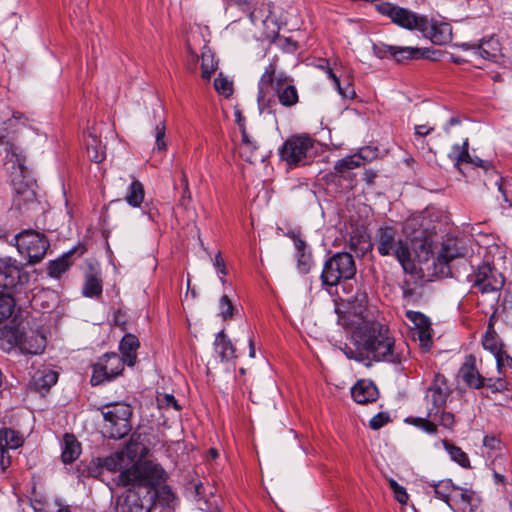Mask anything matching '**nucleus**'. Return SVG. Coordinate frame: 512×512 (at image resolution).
Wrapping results in <instances>:
<instances>
[{
  "mask_svg": "<svg viewBox=\"0 0 512 512\" xmlns=\"http://www.w3.org/2000/svg\"><path fill=\"white\" fill-rule=\"evenodd\" d=\"M356 274V264L350 253L338 252L324 264L321 281L325 286H336L342 280H350Z\"/></svg>",
  "mask_w": 512,
  "mask_h": 512,
  "instance_id": "obj_8",
  "label": "nucleus"
},
{
  "mask_svg": "<svg viewBox=\"0 0 512 512\" xmlns=\"http://www.w3.org/2000/svg\"><path fill=\"white\" fill-rule=\"evenodd\" d=\"M70 266L69 262V256L65 255L57 260L51 261L48 265V273L51 277L58 278L60 277L64 272L67 271V269Z\"/></svg>",
  "mask_w": 512,
  "mask_h": 512,
  "instance_id": "obj_43",
  "label": "nucleus"
},
{
  "mask_svg": "<svg viewBox=\"0 0 512 512\" xmlns=\"http://www.w3.org/2000/svg\"><path fill=\"white\" fill-rule=\"evenodd\" d=\"M166 480L167 474L159 464L152 461H139L121 471L117 484L147 489L145 496L147 499H151V508L156 501L161 506L169 507L173 503L175 495L165 485Z\"/></svg>",
  "mask_w": 512,
  "mask_h": 512,
  "instance_id": "obj_2",
  "label": "nucleus"
},
{
  "mask_svg": "<svg viewBox=\"0 0 512 512\" xmlns=\"http://www.w3.org/2000/svg\"><path fill=\"white\" fill-rule=\"evenodd\" d=\"M126 362L115 352L103 355L93 367L92 385H99L119 376Z\"/></svg>",
  "mask_w": 512,
  "mask_h": 512,
  "instance_id": "obj_12",
  "label": "nucleus"
},
{
  "mask_svg": "<svg viewBox=\"0 0 512 512\" xmlns=\"http://www.w3.org/2000/svg\"><path fill=\"white\" fill-rule=\"evenodd\" d=\"M23 338L20 339L19 350L25 354H40L46 346V338L38 331H22Z\"/></svg>",
  "mask_w": 512,
  "mask_h": 512,
  "instance_id": "obj_21",
  "label": "nucleus"
},
{
  "mask_svg": "<svg viewBox=\"0 0 512 512\" xmlns=\"http://www.w3.org/2000/svg\"><path fill=\"white\" fill-rule=\"evenodd\" d=\"M492 392H500L506 389V382L502 378L493 380L492 378L485 379V385Z\"/></svg>",
  "mask_w": 512,
  "mask_h": 512,
  "instance_id": "obj_54",
  "label": "nucleus"
},
{
  "mask_svg": "<svg viewBox=\"0 0 512 512\" xmlns=\"http://www.w3.org/2000/svg\"><path fill=\"white\" fill-rule=\"evenodd\" d=\"M15 306L11 294H0V321L9 318Z\"/></svg>",
  "mask_w": 512,
  "mask_h": 512,
  "instance_id": "obj_45",
  "label": "nucleus"
},
{
  "mask_svg": "<svg viewBox=\"0 0 512 512\" xmlns=\"http://www.w3.org/2000/svg\"><path fill=\"white\" fill-rule=\"evenodd\" d=\"M237 123L242 136L241 143L239 145V154L245 161L252 163L261 157L258 154V143L256 139L247 132L242 119L239 117V113H237Z\"/></svg>",
  "mask_w": 512,
  "mask_h": 512,
  "instance_id": "obj_18",
  "label": "nucleus"
},
{
  "mask_svg": "<svg viewBox=\"0 0 512 512\" xmlns=\"http://www.w3.org/2000/svg\"><path fill=\"white\" fill-rule=\"evenodd\" d=\"M188 49V53L190 55V61L191 63L193 64V67L191 69H195V65H196V62H197V59H198V56L196 53H194L190 47L187 48Z\"/></svg>",
  "mask_w": 512,
  "mask_h": 512,
  "instance_id": "obj_62",
  "label": "nucleus"
},
{
  "mask_svg": "<svg viewBox=\"0 0 512 512\" xmlns=\"http://www.w3.org/2000/svg\"><path fill=\"white\" fill-rule=\"evenodd\" d=\"M22 330L18 327L5 326L0 328V348L4 351H11L19 348L20 339H22Z\"/></svg>",
  "mask_w": 512,
  "mask_h": 512,
  "instance_id": "obj_25",
  "label": "nucleus"
},
{
  "mask_svg": "<svg viewBox=\"0 0 512 512\" xmlns=\"http://www.w3.org/2000/svg\"><path fill=\"white\" fill-rule=\"evenodd\" d=\"M133 487L128 489L123 495L116 500L115 512H150L151 499L141 496Z\"/></svg>",
  "mask_w": 512,
  "mask_h": 512,
  "instance_id": "obj_14",
  "label": "nucleus"
},
{
  "mask_svg": "<svg viewBox=\"0 0 512 512\" xmlns=\"http://www.w3.org/2000/svg\"><path fill=\"white\" fill-rule=\"evenodd\" d=\"M364 159H365V157L362 156V153H359V154L347 156L343 159L338 160L334 166L336 175H338L340 177H344L346 172L363 165Z\"/></svg>",
  "mask_w": 512,
  "mask_h": 512,
  "instance_id": "obj_34",
  "label": "nucleus"
},
{
  "mask_svg": "<svg viewBox=\"0 0 512 512\" xmlns=\"http://www.w3.org/2000/svg\"><path fill=\"white\" fill-rule=\"evenodd\" d=\"M482 345L484 349L490 351L494 357L502 351L498 338L494 336H483Z\"/></svg>",
  "mask_w": 512,
  "mask_h": 512,
  "instance_id": "obj_49",
  "label": "nucleus"
},
{
  "mask_svg": "<svg viewBox=\"0 0 512 512\" xmlns=\"http://www.w3.org/2000/svg\"><path fill=\"white\" fill-rule=\"evenodd\" d=\"M314 139L308 135L289 137L280 149V158L289 168L306 165L310 162Z\"/></svg>",
  "mask_w": 512,
  "mask_h": 512,
  "instance_id": "obj_10",
  "label": "nucleus"
},
{
  "mask_svg": "<svg viewBox=\"0 0 512 512\" xmlns=\"http://www.w3.org/2000/svg\"><path fill=\"white\" fill-rule=\"evenodd\" d=\"M34 128V121L20 112L13 113L11 118L0 122V155L5 153V165L13 172L21 175L25 172V156L22 149L13 143L12 135L24 129Z\"/></svg>",
  "mask_w": 512,
  "mask_h": 512,
  "instance_id": "obj_5",
  "label": "nucleus"
},
{
  "mask_svg": "<svg viewBox=\"0 0 512 512\" xmlns=\"http://www.w3.org/2000/svg\"><path fill=\"white\" fill-rule=\"evenodd\" d=\"M405 238L399 236L395 227L380 226L374 237V246L383 256H393L406 272L414 269V262H424L429 259L431 244L425 236V231L416 219H409L403 226Z\"/></svg>",
  "mask_w": 512,
  "mask_h": 512,
  "instance_id": "obj_1",
  "label": "nucleus"
},
{
  "mask_svg": "<svg viewBox=\"0 0 512 512\" xmlns=\"http://www.w3.org/2000/svg\"><path fill=\"white\" fill-rule=\"evenodd\" d=\"M139 340L133 334H126L120 342V351L122 359L128 366H134L137 360V349L139 348Z\"/></svg>",
  "mask_w": 512,
  "mask_h": 512,
  "instance_id": "obj_24",
  "label": "nucleus"
},
{
  "mask_svg": "<svg viewBox=\"0 0 512 512\" xmlns=\"http://www.w3.org/2000/svg\"><path fill=\"white\" fill-rule=\"evenodd\" d=\"M395 494V498L397 501L401 504H406L408 501V494L403 486H399L395 491H393Z\"/></svg>",
  "mask_w": 512,
  "mask_h": 512,
  "instance_id": "obj_58",
  "label": "nucleus"
},
{
  "mask_svg": "<svg viewBox=\"0 0 512 512\" xmlns=\"http://www.w3.org/2000/svg\"><path fill=\"white\" fill-rule=\"evenodd\" d=\"M143 213L145 215H147L148 219L151 222H154V223L157 221V218L160 215L158 209L155 206H153L152 204H149V203H146L145 206L143 207Z\"/></svg>",
  "mask_w": 512,
  "mask_h": 512,
  "instance_id": "obj_55",
  "label": "nucleus"
},
{
  "mask_svg": "<svg viewBox=\"0 0 512 512\" xmlns=\"http://www.w3.org/2000/svg\"><path fill=\"white\" fill-rule=\"evenodd\" d=\"M355 337L376 361L399 364L406 357L404 348L396 344L388 327L377 321H363L356 329Z\"/></svg>",
  "mask_w": 512,
  "mask_h": 512,
  "instance_id": "obj_3",
  "label": "nucleus"
},
{
  "mask_svg": "<svg viewBox=\"0 0 512 512\" xmlns=\"http://www.w3.org/2000/svg\"><path fill=\"white\" fill-rule=\"evenodd\" d=\"M214 87L219 94L223 95L226 98L230 97L233 93L232 81L229 80L227 77H224L221 73L214 80Z\"/></svg>",
  "mask_w": 512,
  "mask_h": 512,
  "instance_id": "obj_44",
  "label": "nucleus"
},
{
  "mask_svg": "<svg viewBox=\"0 0 512 512\" xmlns=\"http://www.w3.org/2000/svg\"><path fill=\"white\" fill-rule=\"evenodd\" d=\"M477 52L484 59L496 61L501 54V46L498 39L491 37L479 44Z\"/></svg>",
  "mask_w": 512,
  "mask_h": 512,
  "instance_id": "obj_33",
  "label": "nucleus"
},
{
  "mask_svg": "<svg viewBox=\"0 0 512 512\" xmlns=\"http://www.w3.org/2000/svg\"><path fill=\"white\" fill-rule=\"evenodd\" d=\"M165 131L164 122H159L155 127L156 148L159 151L166 150V143L164 141Z\"/></svg>",
  "mask_w": 512,
  "mask_h": 512,
  "instance_id": "obj_51",
  "label": "nucleus"
},
{
  "mask_svg": "<svg viewBox=\"0 0 512 512\" xmlns=\"http://www.w3.org/2000/svg\"><path fill=\"white\" fill-rule=\"evenodd\" d=\"M98 460L102 467L106 468L108 471L114 472L116 470L122 469L125 455L124 453H115L102 460Z\"/></svg>",
  "mask_w": 512,
  "mask_h": 512,
  "instance_id": "obj_42",
  "label": "nucleus"
},
{
  "mask_svg": "<svg viewBox=\"0 0 512 512\" xmlns=\"http://www.w3.org/2000/svg\"><path fill=\"white\" fill-rule=\"evenodd\" d=\"M451 392L452 390L448 385L446 377L440 373H436L426 390L424 398L427 416L431 419L438 420V424L447 429H452L455 423L454 414L445 410L447 398Z\"/></svg>",
  "mask_w": 512,
  "mask_h": 512,
  "instance_id": "obj_6",
  "label": "nucleus"
},
{
  "mask_svg": "<svg viewBox=\"0 0 512 512\" xmlns=\"http://www.w3.org/2000/svg\"><path fill=\"white\" fill-rule=\"evenodd\" d=\"M456 486L451 480H442L433 485L435 496L444 501L446 504L449 501L450 495H452Z\"/></svg>",
  "mask_w": 512,
  "mask_h": 512,
  "instance_id": "obj_41",
  "label": "nucleus"
},
{
  "mask_svg": "<svg viewBox=\"0 0 512 512\" xmlns=\"http://www.w3.org/2000/svg\"><path fill=\"white\" fill-rule=\"evenodd\" d=\"M376 177V174L373 172V171H366L364 173V180L368 183V184H371L373 183L374 179Z\"/></svg>",
  "mask_w": 512,
  "mask_h": 512,
  "instance_id": "obj_61",
  "label": "nucleus"
},
{
  "mask_svg": "<svg viewBox=\"0 0 512 512\" xmlns=\"http://www.w3.org/2000/svg\"><path fill=\"white\" fill-rule=\"evenodd\" d=\"M374 242L372 243L368 235L364 232L357 231L350 236L348 247L351 251L358 255H364L372 250Z\"/></svg>",
  "mask_w": 512,
  "mask_h": 512,
  "instance_id": "obj_29",
  "label": "nucleus"
},
{
  "mask_svg": "<svg viewBox=\"0 0 512 512\" xmlns=\"http://www.w3.org/2000/svg\"><path fill=\"white\" fill-rule=\"evenodd\" d=\"M18 252L27 259L29 264L41 261L49 247V242L43 234L34 230H24L16 234L12 241Z\"/></svg>",
  "mask_w": 512,
  "mask_h": 512,
  "instance_id": "obj_11",
  "label": "nucleus"
},
{
  "mask_svg": "<svg viewBox=\"0 0 512 512\" xmlns=\"http://www.w3.org/2000/svg\"><path fill=\"white\" fill-rule=\"evenodd\" d=\"M80 453L81 446L75 436L72 434H65L62 441V461L65 464H70L79 457Z\"/></svg>",
  "mask_w": 512,
  "mask_h": 512,
  "instance_id": "obj_26",
  "label": "nucleus"
},
{
  "mask_svg": "<svg viewBox=\"0 0 512 512\" xmlns=\"http://www.w3.org/2000/svg\"><path fill=\"white\" fill-rule=\"evenodd\" d=\"M459 377L472 389H480L485 385V378L479 373L476 367V358L468 355L465 362L459 369Z\"/></svg>",
  "mask_w": 512,
  "mask_h": 512,
  "instance_id": "obj_17",
  "label": "nucleus"
},
{
  "mask_svg": "<svg viewBox=\"0 0 512 512\" xmlns=\"http://www.w3.org/2000/svg\"><path fill=\"white\" fill-rule=\"evenodd\" d=\"M413 337L418 339L423 350L428 351L430 349L432 345L431 327L421 330H414Z\"/></svg>",
  "mask_w": 512,
  "mask_h": 512,
  "instance_id": "obj_47",
  "label": "nucleus"
},
{
  "mask_svg": "<svg viewBox=\"0 0 512 512\" xmlns=\"http://www.w3.org/2000/svg\"><path fill=\"white\" fill-rule=\"evenodd\" d=\"M10 456L5 449H0V470L3 472L10 465Z\"/></svg>",
  "mask_w": 512,
  "mask_h": 512,
  "instance_id": "obj_59",
  "label": "nucleus"
},
{
  "mask_svg": "<svg viewBox=\"0 0 512 512\" xmlns=\"http://www.w3.org/2000/svg\"><path fill=\"white\" fill-rule=\"evenodd\" d=\"M406 317L415 326L414 330L429 328L431 325L429 319L420 312L409 310L406 312Z\"/></svg>",
  "mask_w": 512,
  "mask_h": 512,
  "instance_id": "obj_46",
  "label": "nucleus"
},
{
  "mask_svg": "<svg viewBox=\"0 0 512 512\" xmlns=\"http://www.w3.org/2000/svg\"><path fill=\"white\" fill-rule=\"evenodd\" d=\"M294 246L296 249L297 268L300 273L306 274L313 265L312 254L307 244L297 236H293Z\"/></svg>",
  "mask_w": 512,
  "mask_h": 512,
  "instance_id": "obj_23",
  "label": "nucleus"
},
{
  "mask_svg": "<svg viewBox=\"0 0 512 512\" xmlns=\"http://www.w3.org/2000/svg\"><path fill=\"white\" fill-rule=\"evenodd\" d=\"M220 315L223 319H227L233 314V305L227 295H223L219 303Z\"/></svg>",
  "mask_w": 512,
  "mask_h": 512,
  "instance_id": "obj_52",
  "label": "nucleus"
},
{
  "mask_svg": "<svg viewBox=\"0 0 512 512\" xmlns=\"http://www.w3.org/2000/svg\"><path fill=\"white\" fill-rule=\"evenodd\" d=\"M434 130L433 127H429L427 125H416L415 126V135L416 136H426L430 134Z\"/></svg>",
  "mask_w": 512,
  "mask_h": 512,
  "instance_id": "obj_60",
  "label": "nucleus"
},
{
  "mask_svg": "<svg viewBox=\"0 0 512 512\" xmlns=\"http://www.w3.org/2000/svg\"><path fill=\"white\" fill-rule=\"evenodd\" d=\"M353 399L359 404L373 402L378 397V389L367 380H359L351 389Z\"/></svg>",
  "mask_w": 512,
  "mask_h": 512,
  "instance_id": "obj_22",
  "label": "nucleus"
},
{
  "mask_svg": "<svg viewBox=\"0 0 512 512\" xmlns=\"http://www.w3.org/2000/svg\"><path fill=\"white\" fill-rule=\"evenodd\" d=\"M157 404L159 408H170L179 411L180 406L172 394H160L157 396Z\"/></svg>",
  "mask_w": 512,
  "mask_h": 512,
  "instance_id": "obj_48",
  "label": "nucleus"
},
{
  "mask_svg": "<svg viewBox=\"0 0 512 512\" xmlns=\"http://www.w3.org/2000/svg\"><path fill=\"white\" fill-rule=\"evenodd\" d=\"M407 423H410L414 425L415 427L423 430L427 434L435 435L437 433V424L438 420H434L426 416L425 418L422 417H410L406 419Z\"/></svg>",
  "mask_w": 512,
  "mask_h": 512,
  "instance_id": "obj_39",
  "label": "nucleus"
},
{
  "mask_svg": "<svg viewBox=\"0 0 512 512\" xmlns=\"http://www.w3.org/2000/svg\"><path fill=\"white\" fill-rule=\"evenodd\" d=\"M105 409L103 434L112 439L125 437L131 430V406L126 403H116L106 406Z\"/></svg>",
  "mask_w": 512,
  "mask_h": 512,
  "instance_id": "obj_9",
  "label": "nucleus"
},
{
  "mask_svg": "<svg viewBox=\"0 0 512 512\" xmlns=\"http://www.w3.org/2000/svg\"><path fill=\"white\" fill-rule=\"evenodd\" d=\"M24 443L23 435L8 427L0 429V449H17Z\"/></svg>",
  "mask_w": 512,
  "mask_h": 512,
  "instance_id": "obj_28",
  "label": "nucleus"
},
{
  "mask_svg": "<svg viewBox=\"0 0 512 512\" xmlns=\"http://www.w3.org/2000/svg\"><path fill=\"white\" fill-rule=\"evenodd\" d=\"M102 293V283L101 280L93 275L89 274L86 276L84 287H83V294L86 297H98Z\"/></svg>",
  "mask_w": 512,
  "mask_h": 512,
  "instance_id": "obj_40",
  "label": "nucleus"
},
{
  "mask_svg": "<svg viewBox=\"0 0 512 512\" xmlns=\"http://www.w3.org/2000/svg\"><path fill=\"white\" fill-rule=\"evenodd\" d=\"M384 53H388L398 62L407 59L420 58L422 56L420 49L410 46H384Z\"/></svg>",
  "mask_w": 512,
  "mask_h": 512,
  "instance_id": "obj_30",
  "label": "nucleus"
},
{
  "mask_svg": "<svg viewBox=\"0 0 512 512\" xmlns=\"http://www.w3.org/2000/svg\"><path fill=\"white\" fill-rule=\"evenodd\" d=\"M453 149L454 159L456 160L455 165L458 167H460L464 163L471 164L475 167L483 168L486 171H488L492 167L489 161L483 160L477 156H471L466 148L460 151L459 146H455Z\"/></svg>",
  "mask_w": 512,
  "mask_h": 512,
  "instance_id": "obj_27",
  "label": "nucleus"
},
{
  "mask_svg": "<svg viewBox=\"0 0 512 512\" xmlns=\"http://www.w3.org/2000/svg\"><path fill=\"white\" fill-rule=\"evenodd\" d=\"M504 314L506 321L512 324V291L509 292L504 304Z\"/></svg>",
  "mask_w": 512,
  "mask_h": 512,
  "instance_id": "obj_56",
  "label": "nucleus"
},
{
  "mask_svg": "<svg viewBox=\"0 0 512 512\" xmlns=\"http://www.w3.org/2000/svg\"><path fill=\"white\" fill-rule=\"evenodd\" d=\"M495 359L499 373H503L507 369L512 370V357H510L506 352L501 351L497 356H495Z\"/></svg>",
  "mask_w": 512,
  "mask_h": 512,
  "instance_id": "obj_50",
  "label": "nucleus"
},
{
  "mask_svg": "<svg viewBox=\"0 0 512 512\" xmlns=\"http://www.w3.org/2000/svg\"><path fill=\"white\" fill-rule=\"evenodd\" d=\"M276 67L269 64L262 74L258 83V101L261 103L266 95L269 86H272L279 103L284 107L295 106L299 101L297 88L291 80L283 73L275 76Z\"/></svg>",
  "mask_w": 512,
  "mask_h": 512,
  "instance_id": "obj_7",
  "label": "nucleus"
},
{
  "mask_svg": "<svg viewBox=\"0 0 512 512\" xmlns=\"http://www.w3.org/2000/svg\"><path fill=\"white\" fill-rule=\"evenodd\" d=\"M58 380V373L53 370L38 371L33 376V383L38 390H48L56 384Z\"/></svg>",
  "mask_w": 512,
  "mask_h": 512,
  "instance_id": "obj_35",
  "label": "nucleus"
},
{
  "mask_svg": "<svg viewBox=\"0 0 512 512\" xmlns=\"http://www.w3.org/2000/svg\"><path fill=\"white\" fill-rule=\"evenodd\" d=\"M213 265L215 267V269L223 274V275H226L227 274V269H226V266H225V261L224 259L222 258L221 256V253L218 252L216 255H215V258H214V262H213Z\"/></svg>",
  "mask_w": 512,
  "mask_h": 512,
  "instance_id": "obj_57",
  "label": "nucleus"
},
{
  "mask_svg": "<svg viewBox=\"0 0 512 512\" xmlns=\"http://www.w3.org/2000/svg\"><path fill=\"white\" fill-rule=\"evenodd\" d=\"M468 254V249L463 240L447 237L438 252L437 262L442 265H448L452 260L465 257Z\"/></svg>",
  "mask_w": 512,
  "mask_h": 512,
  "instance_id": "obj_16",
  "label": "nucleus"
},
{
  "mask_svg": "<svg viewBox=\"0 0 512 512\" xmlns=\"http://www.w3.org/2000/svg\"><path fill=\"white\" fill-rule=\"evenodd\" d=\"M474 501L473 492L456 486L452 495H450L447 505L454 512H473L475 507Z\"/></svg>",
  "mask_w": 512,
  "mask_h": 512,
  "instance_id": "obj_20",
  "label": "nucleus"
},
{
  "mask_svg": "<svg viewBox=\"0 0 512 512\" xmlns=\"http://www.w3.org/2000/svg\"><path fill=\"white\" fill-rule=\"evenodd\" d=\"M389 420V415L381 412L372 417V419L369 422V425L372 429L377 430L383 427L386 423H388Z\"/></svg>",
  "mask_w": 512,
  "mask_h": 512,
  "instance_id": "obj_53",
  "label": "nucleus"
},
{
  "mask_svg": "<svg viewBox=\"0 0 512 512\" xmlns=\"http://www.w3.org/2000/svg\"><path fill=\"white\" fill-rule=\"evenodd\" d=\"M484 336H494L497 337V334L494 330L493 323H488L487 331Z\"/></svg>",
  "mask_w": 512,
  "mask_h": 512,
  "instance_id": "obj_64",
  "label": "nucleus"
},
{
  "mask_svg": "<svg viewBox=\"0 0 512 512\" xmlns=\"http://www.w3.org/2000/svg\"><path fill=\"white\" fill-rule=\"evenodd\" d=\"M144 197L145 190L143 184L139 180L133 179L127 188L125 201L129 206L139 208L144 201Z\"/></svg>",
  "mask_w": 512,
  "mask_h": 512,
  "instance_id": "obj_31",
  "label": "nucleus"
},
{
  "mask_svg": "<svg viewBox=\"0 0 512 512\" xmlns=\"http://www.w3.org/2000/svg\"><path fill=\"white\" fill-rule=\"evenodd\" d=\"M376 7L379 13L388 16L393 23L409 30L421 32L434 44L443 45L452 38V28L449 23L429 21L424 16H418L408 9L391 3H381Z\"/></svg>",
  "mask_w": 512,
  "mask_h": 512,
  "instance_id": "obj_4",
  "label": "nucleus"
},
{
  "mask_svg": "<svg viewBox=\"0 0 512 512\" xmlns=\"http://www.w3.org/2000/svg\"><path fill=\"white\" fill-rule=\"evenodd\" d=\"M459 123H460V121H459L458 118H455V117L450 118L448 123H447V126L445 127L446 133H449L450 126L458 125Z\"/></svg>",
  "mask_w": 512,
  "mask_h": 512,
  "instance_id": "obj_63",
  "label": "nucleus"
},
{
  "mask_svg": "<svg viewBox=\"0 0 512 512\" xmlns=\"http://www.w3.org/2000/svg\"><path fill=\"white\" fill-rule=\"evenodd\" d=\"M442 442L453 461L464 468H468L470 466L468 455L460 447L450 444L447 440H443Z\"/></svg>",
  "mask_w": 512,
  "mask_h": 512,
  "instance_id": "obj_38",
  "label": "nucleus"
},
{
  "mask_svg": "<svg viewBox=\"0 0 512 512\" xmlns=\"http://www.w3.org/2000/svg\"><path fill=\"white\" fill-rule=\"evenodd\" d=\"M87 156L95 162L100 163L105 159V148L102 146L101 141L94 135H89L87 140Z\"/></svg>",
  "mask_w": 512,
  "mask_h": 512,
  "instance_id": "obj_36",
  "label": "nucleus"
},
{
  "mask_svg": "<svg viewBox=\"0 0 512 512\" xmlns=\"http://www.w3.org/2000/svg\"><path fill=\"white\" fill-rule=\"evenodd\" d=\"M328 77L333 81L335 88L339 95L344 99H354L356 96L355 88L353 85L352 76L349 72L337 75L332 68L328 65L322 67Z\"/></svg>",
  "mask_w": 512,
  "mask_h": 512,
  "instance_id": "obj_19",
  "label": "nucleus"
},
{
  "mask_svg": "<svg viewBox=\"0 0 512 512\" xmlns=\"http://www.w3.org/2000/svg\"><path fill=\"white\" fill-rule=\"evenodd\" d=\"M20 280V268L11 257L0 258V294H10Z\"/></svg>",
  "mask_w": 512,
  "mask_h": 512,
  "instance_id": "obj_15",
  "label": "nucleus"
},
{
  "mask_svg": "<svg viewBox=\"0 0 512 512\" xmlns=\"http://www.w3.org/2000/svg\"><path fill=\"white\" fill-rule=\"evenodd\" d=\"M473 287L481 293H491L499 291L505 282L503 275L489 264H483L478 267L473 275Z\"/></svg>",
  "mask_w": 512,
  "mask_h": 512,
  "instance_id": "obj_13",
  "label": "nucleus"
},
{
  "mask_svg": "<svg viewBox=\"0 0 512 512\" xmlns=\"http://www.w3.org/2000/svg\"><path fill=\"white\" fill-rule=\"evenodd\" d=\"M217 69V63L214 54L208 47H204L201 54V76L205 80H209Z\"/></svg>",
  "mask_w": 512,
  "mask_h": 512,
  "instance_id": "obj_37",
  "label": "nucleus"
},
{
  "mask_svg": "<svg viewBox=\"0 0 512 512\" xmlns=\"http://www.w3.org/2000/svg\"><path fill=\"white\" fill-rule=\"evenodd\" d=\"M215 350L223 361H229L235 358V348L227 338L224 331H220L214 342Z\"/></svg>",
  "mask_w": 512,
  "mask_h": 512,
  "instance_id": "obj_32",
  "label": "nucleus"
}]
</instances>
